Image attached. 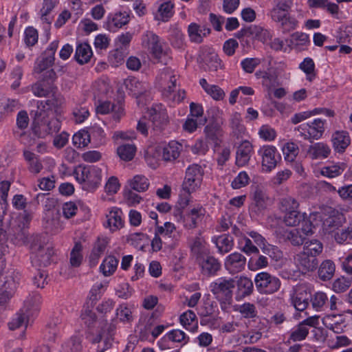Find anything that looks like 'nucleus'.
Returning <instances> with one entry per match:
<instances>
[{"label": "nucleus", "instance_id": "nucleus-1", "mask_svg": "<svg viewBox=\"0 0 352 352\" xmlns=\"http://www.w3.org/2000/svg\"><path fill=\"white\" fill-rule=\"evenodd\" d=\"M235 287V279L221 277L212 282L210 289L215 298L219 302L221 309L228 311L232 302L233 289Z\"/></svg>", "mask_w": 352, "mask_h": 352}, {"label": "nucleus", "instance_id": "nucleus-2", "mask_svg": "<svg viewBox=\"0 0 352 352\" xmlns=\"http://www.w3.org/2000/svg\"><path fill=\"white\" fill-rule=\"evenodd\" d=\"M31 219V214L24 211L23 214L10 222L8 230V236L13 244L21 245L26 242L28 236V228Z\"/></svg>", "mask_w": 352, "mask_h": 352}, {"label": "nucleus", "instance_id": "nucleus-3", "mask_svg": "<svg viewBox=\"0 0 352 352\" xmlns=\"http://www.w3.org/2000/svg\"><path fill=\"white\" fill-rule=\"evenodd\" d=\"M30 250L34 256L32 257V263L36 267H47L53 261L54 254V249L46 245L45 239L39 235L33 238L30 245Z\"/></svg>", "mask_w": 352, "mask_h": 352}, {"label": "nucleus", "instance_id": "nucleus-4", "mask_svg": "<svg viewBox=\"0 0 352 352\" xmlns=\"http://www.w3.org/2000/svg\"><path fill=\"white\" fill-rule=\"evenodd\" d=\"M60 122L54 116H49L45 112L36 113L32 124L33 133L38 138H44L50 134L57 133L60 129Z\"/></svg>", "mask_w": 352, "mask_h": 352}, {"label": "nucleus", "instance_id": "nucleus-5", "mask_svg": "<svg viewBox=\"0 0 352 352\" xmlns=\"http://www.w3.org/2000/svg\"><path fill=\"white\" fill-rule=\"evenodd\" d=\"M325 120L321 118L314 119L312 122L303 123L295 128L299 135L304 140L312 142L314 140H319L322 136L325 128Z\"/></svg>", "mask_w": 352, "mask_h": 352}, {"label": "nucleus", "instance_id": "nucleus-6", "mask_svg": "<svg viewBox=\"0 0 352 352\" xmlns=\"http://www.w3.org/2000/svg\"><path fill=\"white\" fill-rule=\"evenodd\" d=\"M204 170L197 164L190 165L186 170L182 188L188 195L197 190L202 182Z\"/></svg>", "mask_w": 352, "mask_h": 352}, {"label": "nucleus", "instance_id": "nucleus-7", "mask_svg": "<svg viewBox=\"0 0 352 352\" xmlns=\"http://www.w3.org/2000/svg\"><path fill=\"white\" fill-rule=\"evenodd\" d=\"M254 282L256 289L263 294H272L278 291L281 285L278 277L265 272L258 273Z\"/></svg>", "mask_w": 352, "mask_h": 352}, {"label": "nucleus", "instance_id": "nucleus-8", "mask_svg": "<svg viewBox=\"0 0 352 352\" xmlns=\"http://www.w3.org/2000/svg\"><path fill=\"white\" fill-rule=\"evenodd\" d=\"M259 155L262 157V168L264 172L272 171L280 160V155L274 146H263L258 151Z\"/></svg>", "mask_w": 352, "mask_h": 352}, {"label": "nucleus", "instance_id": "nucleus-9", "mask_svg": "<svg viewBox=\"0 0 352 352\" xmlns=\"http://www.w3.org/2000/svg\"><path fill=\"white\" fill-rule=\"evenodd\" d=\"M311 289L305 284L297 285L291 296L292 304L298 311H304L309 305Z\"/></svg>", "mask_w": 352, "mask_h": 352}, {"label": "nucleus", "instance_id": "nucleus-10", "mask_svg": "<svg viewBox=\"0 0 352 352\" xmlns=\"http://www.w3.org/2000/svg\"><path fill=\"white\" fill-rule=\"evenodd\" d=\"M142 44L147 47L155 58H160L165 54L160 37L153 32L147 31L142 36Z\"/></svg>", "mask_w": 352, "mask_h": 352}, {"label": "nucleus", "instance_id": "nucleus-11", "mask_svg": "<svg viewBox=\"0 0 352 352\" xmlns=\"http://www.w3.org/2000/svg\"><path fill=\"white\" fill-rule=\"evenodd\" d=\"M182 145L177 142H170L167 145H159L155 147V152L158 157L166 162H171L179 156Z\"/></svg>", "mask_w": 352, "mask_h": 352}, {"label": "nucleus", "instance_id": "nucleus-12", "mask_svg": "<svg viewBox=\"0 0 352 352\" xmlns=\"http://www.w3.org/2000/svg\"><path fill=\"white\" fill-rule=\"evenodd\" d=\"M246 265V258L241 253L235 252L228 255L224 262L225 268L231 274L242 272Z\"/></svg>", "mask_w": 352, "mask_h": 352}, {"label": "nucleus", "instance_id": "nucleus-13", "mask_svg": "<svg viewBox=\"0 0 352 352\" xmlns=\"http://www.w3.org/2000/svg\"><path fill=\"white\" fill-rule=\"evenodd\" d=\"M151 122L153 129L156 132L161 131L168 122L166 110L162 104L157 105L150 110Z\"/></svg>", "mask_w": 352, "mask_h": 352}, {"label": "nucleus", "instance_id": "nucleus-14", "mask_svg": "<svg viewBox=\"0 0 352 352\" xmlns=\"http://www.w3.org/2000/svg\"><path fill=\"white\" fill-rule=\"evenodd\" d=\"M201 268L202 275L205 276H213L221 270V262L210 254L197 261Z\"/></svg>", "mask_w": 352, "mask_h": 352}, {"label": "nucleus", "instance_id": "nucleus-15", "mask_svg": "<svg viewBox=\"0 0 352 352\" xmlns=\"http://www.w3.org/2000/svg\"><path fill=\"white\" fill-rule=\"evenodd\" d=\"M296 266L302 274L314 271L318 266L317 258L300 252L294 258Z\"/></svg>", "mask_w": 352, "mask_h": 352}, {"label": "nucleus", "instance_id": "nucleus-16", "mask_svg": "<svg viewBox=\"0 0 352 352\" xmlns=\"http://www.w3.org/2000/svg\"><path fill=\"white\" fill-rule=\"evenodd\" d=\"M235 287L234 294L236 301H240L250 296L254 291V285L252 280L246 276H241L235 280Z\"/></svg>", "mask_w": 352, "mask_h": 352}, {"label": "nucleus", "instance_id": "nucleus-17", "mask_svg": "<svg viewBox=\"0 0 352 352\" xmlns=\"http://www.w3.org/2000/svg\"><path fill=\"white\" fill-rule=\"evenodd\" d=\"M253 152L252 144L248 140L243 141L236 148V165L239 167L247 165Z\"/></svg>", "mask_w": 352, "mask_h": 352}, {"label": "nucleus", "instance_id": "nucleus-18", "mask_svg": "<svg viewBox=\"0 0 352 352\" xmlns=\"http://www.w3.org/2000/svg\"><path fill=\"white\" fill-rule=\"evenodd\" d=\"M96 113L102 115L111 113L113 120L118 122L124 115V108L121 104H112L109 101H104L97 106Z\"/></svg>", "mask_w": 352, "mask_h": 352}, {"label": "nucleus", "instance_id": "nucleus-19", "mask_svg": "<svg viewBox=\"0 0 352 352\" xmlns=\"http://www.w3.org/2000/svg\"><path fill=\"white\" fill-rule=\"evenodd\" d=\"M205 215V210L201 206L192 208L184 216L183 223L186 229H194Z\"/></svg>", "mask_w": 352, "mask_h": 352}, {"label": "nucleus", "instance_id": "nucleus-20", "mask_svg": "<svg viewBox=\"0 0 352 352\" xmlns=\"http://www.w3.org/2000/svg\"><path fill=\"white\" fill-rule=\"evenodd\" d=\"M41 304V296L37 292H32L28 294L23 302V306L21 311H25L31 316H34L39 309Z\"/></svg>", "mask_w": 352, "mask_h": 352}, {"label": "nucleus", "instance_id": "nucleus-21", "mask_svg": "<svg viewBox=\"0 0 352 352\" xmlns=\"http://www.w3.org/2000/svg\"><path fill=\"white\" fill-rule=\"evenodd\" d=\"M268 197L265 192L259 188H256L252 195V203L250 206L252 212L256 214L264 210L267 206Z\"/></svg>", "mask_w": 352, "mask_h": 352}, {"label": "nucleus", "instance_id": "nucleus-22", "mask_svg": "<svg viewBox=\"0 0 352 352\" xmlns=\"http://www.w3.org/2000/svg\"><path fill=\"white\" fill-rule=\"evenodd\" d=\"M331 153L329 146L322 142H316L310 145L307 149V154L312 160L325 159Z\"/></svg>", "mask_w": 352, "mask_h": 352}, {"label": "nucleus", "instance_id": "nucleus-23", "mask_svg": "<svg viewBox=\"0 0 352 352\" xmlns=\"http://www.w3.org/2000/svg\"><path fill=\"white\" fill-rule=\"evenodd\" d=\"M190 250L194 256L196 257L197 261L210 254V250L206 242L205 239L201 236V233L199 236L195 237L190 245Z\"/></svg>", "mask_w": 352, "mask_h": 352}, {"label": "nucleus", "instance_id": "nucleus-24", "mask_svg": "<svg viewBox=\"0 0 352 352\" xmlns=\"http://www.w3.org/2000/svg\"><path fill=\"white\" fill-rule=\"evenodd\" d=\"M186 335L183 331L179 329H173L166 333L158 342V345L161 349L164 350L171 347L169 344L170 342H182V341H184V342H186Z\"/></svg>", "mask_w": 352, "mask_h": 352}, {"label": "nucleus", "instance_id": "nucleus-25", "mask_svg": "<svg viewBox=\"0 0 352 352\" xmlns=\"http://www.w3.org/2000/svg\"><path fill=\"white\" fill-rule=\"evenodd\" d=\"M331 142L336 152L343 153L350 144L351 139L348 132L338 131L332 135Z\"/></svg>", "mask_w": 352, "mask_h": 352}, {"label": "nucleus", "instance_id": "nucleus-26", "mask_svg": "<svg viewBox=\"0 0 352 352\" xmlns=\"http://www.w3.org/2000/svg\"><path fill=\"white\" fill-rule=\"evenodd\" d=\"M122 211L117 208H113L108 214H106V222L104 226L109 228L111 231H116L122 228L124 221L122 219Z\"/></svg>", "mask_w": 352, "mask_h": 352}, {"label": "nucleus", "instance_id": "nucleus-27", "mask_svg": "<svg viewBox=\"0 0 352 352\" xmlns=\"http://www.w3.org/2000/svg\"><path fill=\"white\" fill-rule=\"evenodd\" d=\"M210 29L206 25L201 26L196 23H192L188 25V33L192 42L201 43L203 38L210 34Z\"/></svg>", "mask_w": 352, "mask_h": 352}, {"label": "nucleus", "instance_id": "nucleus-28", "mask_svg": "<svg viewBox=\"0 0 352 352\" xmlns=\"http://www.w3.org/2000/svg\"><path fill=\"white\" fill-rule=\"evenodd\" d=\"M292 1H278L270 10L271 18L274 21H278L289 15Z\"/></svg>", "mask_w": 352, "mask_h": 352}, {"label": "nucleus", "instance_id": "nucleus-29", "mask_svg": "<svg viewBox=\"0 0 352 352\" xmlns=\"http://www.w3.org/2000/svg\"><path fill=\"white\" fill-rule=\"evenodd\" d=\"M344 217L342 214L332 215L327 217L323 222V229L329 234H336L338 230H341Z\"/></svg>", "mask_w": 352, "mask_h": 352}, {"label": "nucleus", "instance_id": "nucleus-30", "mask_svg": "<svg viewBox=\"0 0 352 352\" xmlns=\"http://www.w3.org/2000/svg\"><path fill=\"white\" fill-rule=\"evenodd\" d=\"M129 21V14L126 11H120L108 17V28L110 31H115L127 24Z\"/></svg>", "mask_w": 352, "mask_h": 352}, {"label": "nucleus", "instance_id": "nucleus-31", "mask_svg": "<svg viewBox=\"0 0 352 352\" xmlns=\"http://www.w3.org/2000/svg\"><path fill=\"white\" fill-rule=\"evenodd\" d=\"M102 179L101 169L95 166H88L87 177L84 183L90 190L96 189L100 184Z\"/></svg>", "mask_w": 352, "mask_h": 352}, {"label": "nucleus", "instance_id": "nucleus-32", "mask_svg": "<svg viewBox=\"0 0 352 352\" xmlns=\"http://www.w3.org/2000/svg\"><path fill=\"white\" fill-rule=\"evenodd\" d=\"M212 241L215 244L218 252L223 255L231 251L234 246L233 238L226 234L213 237Z\"/></svg>", "mask_w": 352, "mask_h": 352}, {"label": "nucleus", "instance_id": "nucleus-33", "mask_svg": "<svg viewBox=\"0 0 352 352\" xmlns=\"http://www.w3.org/2000/svg\"><path fill=\"white\" fill-rule=\"evenodd\" d=\"M23 157L28 164V168L32 173L38 174L43 169V164L35 153L28 151H23Z\"/></svg>", "mask_w": 352, "mask_h": 352}, {"label": "nucleus", "instance_id": "nucleus-34", "mask_svg": "<svg viewBox=\"0 0 352 352\" xmlns=\"http://www.w3.org/2000/svg\"><path fill=\"white\" fill-rule=\"evenodd\" d=\"M181 324L187 330L191 332L197 331L198 329V321L195 312L188 310L184 312L179 317Z\"/></svg>", "mask_w": 352, "mask_h": 352}, {"label": "nucleus", "instance_id": "nucleus-35", "mask_svg": "<svg viewBox=\"0 0 352 352\" xmlns=\"http://www.w3.org/2000/svg\"><path fill=\"white\" fill-rule=\"evenodd\" d=\"M309 303L315 311H324L328 307V297L324 292H315L314 294H311Z\"/></svg>", "mask_w": 352, "mask_h": 352}, {"label": "nucleus", "instance_id": "nucleus-36", "mask_svg": "<svg viewBox=\"0 0 352 352\" xmlns=\"http://www.w3.org/2000/svg\"><path fill=\"white\" fill-rule=\"evenodd\" d=\"M333 318H335L334 322L329 325L327 324L326 327L335 333H341L346 327V320H352V311H346L345 315L333 316Z\"/></svg>", "mask_w": 352, "mask_h": 352}, {"label": "nucleus", "instance_id": "nucleus-37", "mask_svg": "<svg viewBox=\"0 0 352 352\" xmlns=\"http://www.w3.org/2000/svg\"><path fill=\"white\" fill-rule=\"evenodd\" d=\"M336 265L331 260H324L319 266L318 277L323 281L329 280L335 274Z\"/></svg>", "mask_w": 352, "mask_h": 352}, {"label": "nucleus", "instance_id": "nucleus-38", "mask_svg": "<svg viewBox=\"0 0 352 352\" xmlns=\"http://www.w3.org/2000/svg\"><path fill=\"white\" fill-rule=\"evenodd\" d=\"M92 56V51L91 47L87 43H80L77 45L75 58L76 61L82 65L89 61Z\"/></svg>", "mask_w": 352, "mask_h": 352}, {"label": "nucleus", "instance_id": "nucleus-39", "mask_svg": "<svg viewBox=\"0 0 352 352\" xmlns=\"http://www.w3.org/2000/svg\"><path fill=\"white\" fill-rule=\"evenodd\" d=\"M230 126L232 130V133L237 138L242 136L245 132V127L242 124V118L241 114L235 112L233 113L230 118Z\"/></svg>", "mask_w": 352, "mask_h": 352}, {"label": "nucleus", "instance_id": "nucleus-40", "mask_svg": "<svg viewBox=\"0 0 352 352\" xmlns=\"http://www.w3.org/2000/svg\"><path fill=\"white\" fill-rule=\"evenodd\" d=\"M55 87L50 82L39 81L34 84L32 87V91L34 96L37 97H46L50 93L54 91Z\"/></svg>", "mask_w": 352, "mask_h": 352}, {"label": "nucleus", "instance_id": "nucleus-41", "mask_svg": "<svg viewBox=\"0 0 352 352\" xmlns=\"http://www.w3.org/2000/svg\"><path fill=\"white\" fill-rule=\"evenodd\" d=\"M129 186L135 191L141 192L146 191L149 186L148 179L142 175H137L129 181Z\"/></svg>", "mask_w": 352, "mask_h": 352}, {"label": "nucleus", "instance_id": "nucleus-42", "mask_svg": "<svg viewBox=\"0 0 352 352\" xmlns=\"http://www.w3.org/2000/svg\"><path fill=\"white\" fill-rule=\"evenodd\" d=\"M239 248L247 255L252 254H258L259 250L258 247L254 245L252 240L246 236H242L238 240Z\"/></svg>", "mask_w": 352, "mask_h": 352}, {"label": "nucleus", "instance_id": "nucleus-43", "mask_svg": "<svg viewBox=\"0 0 352 352\" xmlns=\"http://www.w3.org/2000/svg\"><path fill=\"white\" fill-rule=\"evenodd\" d=\"M136 151V147L133 144H122L117 148V153L120 158L129 162L133 159Z\"/></svg>", "mask_w": 352, "mask_h": 352}, {"label": "nucleus", "instance_id": "nucleus-44", "mask_svg": "<svg viewBox=\"0 0 352 352\" xmlns=\"http://www.w3.org/2000/svg\"><path fill=\"white\" fill-rule=\"evenodd\" d=\"M118 262L115 256H109L102 261L100 270L105 276H110L116 271Z\"/></svg>", "mask_w": 352, "mask_h": 352}, {"label": "nucleus", "instance_id": "nucleus-45", "mask_svg": "<svg viewBox=\"0 0 352 352\" xmlns=\"http://www.w3.org/2000/svg\"><path fill=\"white\" fill-rule=\"evenodd\" d=\"M322 250L323 245L320 241L318 240H311L304 243L303 250L302 252L317 258V256L322 253Z\"/></svg>", "mask_w": 352, "mask_h": 352}, {"label": "nucleus", "instance_id": "nucleus-46", "mask_svg": "<svg viewBox=\"0 0 352 352\" xmlns=\"http://www.w3.org/2000/svg\"><path fill=\"white\" fill-rule=\"evenodd\" d=\"M4 278L5 280L1 285L0 289L4 292H6L7 294H9V295L13 296L17 288L19 277L17 275L14 276L12 275H9L6 276Z\"/></svg>", "mask_w": 352, "mask_h": 352}, {"label": "nucleus", "instance_id": "nucleus-47", "mask_svg": "<svg viewBox=\"0 0 352 352\" xmlns=\"http://www.w3.org/2000/svg\"><path fill=\"white\" fill-rule=\"evenodd\" d=\"M336 241L338 243H352V223H350L347 227L338 230L333 234Z\"/></svg>", "mask_w": 352, "mask_h": 352}, {"label": "nucleus", "instance_id": "nucleus-48", "mask_svg": "<svg viewBox=\"0 0 352 352\" xmlns=\"http://www.w3.org/2000/svg\"><path fill=\"white\" fill-rule=\"evenodd\" d=\"M309 334V328L302 326L300 322L290 331L289 339L293 342L304 340Z\"/></svg>", "mask_w": 352, "mask_h": 352}, {"label": "nucleus", "instance_id": "nucleus-49", "mask_svg": "<svg viewBox=\"0 0 352 352\" xmlns=\"http://www.w3.org/2000/svg\"><path fill=\"white\" fill-rule=\"evenodd\" d=\"M346 165L344 163L332 166H324L321 169V174L329 178H333L340 175L344 170Z\"/></svg>", "mask_w": 352, "mask_h": 352}, {"label": "nucleus", "instance_id": "nucleus-50", "mask_svg": "<svg viewBox=\"0 0 352 352\" xmlns=\"http://www.w3.org/2000/svg\"><path fill=\"white\" fill-rule=\"evenodd\" d=\"M245 318H255L258 316V311L255 305L250 302H245L239 306L236 309Z\"/></svg>", "mask_w": 352, "mask_h": 352}, {"label": "nucleus", "instance_id": "nucleus-51", "mask_svg": "<svg viewBox=\"0 0 352 352\" xmlns=\"http://www.w3.org/2000/svg\"><path fill=\"white\" fill-rule=\"evenodd\" d=\"M54 57L43 54L37 59L34 70L36 73L40 74L50 67L54 64Z\"/></svg>", "mask_w": 352, "mask_h": 352}, {"label": "nucleus", "instance_id": "nucleus-52", "mask_svg": "<svg viewBox=\"0 0 352 352\" xmlns=\"http://www.w3.org/2000/svg\"><path fill=\"white\" fill-rule=\"evenodd\" d=\"M82 245L80 242H76L70 253V265L73 267H79L82 261V254L81 251Z\"/></svg>", "mask_w": 352, "mask_h": 352}, {"label": "nucleus", "instance_id": "nucleus-53", "mask_svg": "<svg viewBox=\"0 0 352 352\" xmlns=\"http://www.w3.org/2000/svg\"><path fill=\"white\" fill-rule=\"evenodd\" d=\"M173 5L171 4V1H164L159 7L155 18L162 21H168L173 15Z\"/></svg>", "mask_w": 352, "mask_h": 352}, {"label": "nucleus", "instance_id": "nucleus-54", "mask_svg": "<svg viewBox=\"0 0 352 352\" xmlns=\"http://www.w3.org/2000/svg\"><path fill=\"white\" fill-rule=\"evenodd\" d=\"M30 316H31L28 314L25 311H20L19 313L16 314V316L12 321L9 322L8 326L10 329L14 330L23 325L26 327Z\"/></svg>", "mask_w": 352, "mask_h": 352}, {"label": "nucleus", "instance_id": "nucleus-55", "mask_svg": "<svg viewBox=\"0 0 352 352\" xmlns=\"http://www.w3.org/2000/svg\"><path fill=\"white\" fill-rule=\"evenodd\" d=\"M299 67L306 74V78L307 80L311 82L315 78V64L311 58H305L304 60L300 64Z\"/></svg>", "mask_w": 352, "mask_h": 352}, {"label": "nucleus", "instance_id": "nucleus-56", "mask_svg": "<svg viewBox=\"0 0 352 352\" xmlns=\"http://www.w3.org/2000/svg\"><path fill=\"white\" fill-rule=\"evenodd\" d=\"M304 219V214H301L298 209L285 213L284 222L288 226H296Z\"/></svg>", "mask_w": 352, "mask_h": 352}, {"label": "nucleus", "instance_id": "nucleus-57", "mask_svg": "<svg viewBox=\"0 0 352 352\" xmlns=\"http://www.w3.org/2000/svg\"><path fill=\"white\" fill-rule=\"evenodd\" d=\"M298 202L292 197L288 196L283 197L280 199V210L284 213H286L287 212H291L295 209H298Z\"/></svg>", "mask_w": 352, "mask_h": 352}, {"label": "nucleus", "instance_id": "nucleus-58", "mask_svg": "<svg viewBox=\"0 0 352 352\" xmlns=\"http://www.w3.org/2000/svg\"><path fill=\"white\" fill-rule=\"evenodd\" d=\"M116 316L120 321L124 323H130L133 321L132 311L126 304H121L117 307Z\"/></svg>", "mask_w": 352, "mask_h": 352}, {"label": "nucleus", "instance_id": "nucleus-59", "mask_svg": "<svg viewBox=\"0 0 352 352\" xmlns=\"http://www.w3.org/2000/svg\"><path fill=\"white\" fill-rule=\"evenodd\" d=\"M127 54L128 51L116 47L115 50L111 52L109 57V61L113 66L118 67L124 63V58Z\"/></svg>", "mask_w": 352, "mask_h": 352}, {"label": "nucleus", "instance_id": "nucleus-60", "mask_svg": "<svg viewBox=\"0 0 352 352\" xmlns=\"http://www.w3.org/2000/svg\"><path fill=\"white\" fill-rule=\"evenodd\" d=\"M283 153L285 160L293 162L298 153V147L294 142H287L283 147Z\"/></svg>", "mask_w": 352, "mask_h": 352}, {"label": "nucleus", "instance_id": "nucleus-61", "mask_svg": "<svg viewBox=\"0 0 352 352\" xmlns=\"http://www.w3.org/2000/svg\"><path fill=\"white\" fill-rule=\"evenodd\" d=\"M351 283L352 280L351 278L342 276L334 280L332 289L336 293H342L350 287Z\"/></svg>", "mask_w": 352, "mask_h": 352}, {"label": "nucleus", "instance_id": "nucleus-62", "mask_svg": "<svg viewBox=\"0 0 352 352\" xmlns=\"http://www.w3.org/2000/svg\"><path fill=\"white\" fill-rule=\"evenodd\" d=\"M65 352H80L82 349L81 338L78 336H72L63 346Z\"/></svg>", "mask_w": 352, "mask_h": 352}, {"label": "nucleus", "instance_id": "nucleus-63", "mask_svg": "<svg viewBox=\"0 0 352 352\" xmlns=\"http://www.w3.org/2000/svg\"><path fill=\"white\" fill-rule=\"evenodd\" d=\"M90 135L87 131L78 132L72 138L74 146L78 148L86 146L90 141Z\"/></svg>", "mask_w": 352, "mask_h": 352}, {"label": "nucleus", "instance_id": "nucleus-64", "mask_svg": "<svg viewBox=\"0 0 352 352\" xmlns=\"http://www.w3.org/2000/svg\"><path fill=\"white\" fill-rule=\"evenodd\" d=\"M298 229H294L287 232L286 237L293 245H300L305 243V236Z\"/></svg>", "mask_w": 352, "mask_h": 352}]
</instances>
